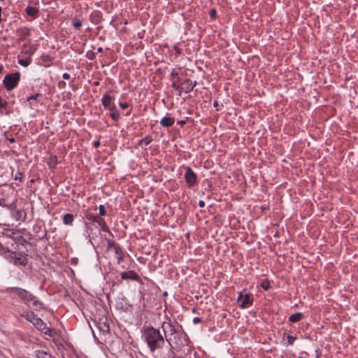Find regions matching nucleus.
I'll use <instances>...</instances> for the list:
<instances>
[{"mask_svg":"<svg viewBox=\"0 0 358 358\" xmlns=\"http://www.w3.org/2000/svg\"><path fill=\"white\" fill-rule=\"evenodd\" d=\"M161 327L164 332V338L165 341L173 348H179L182 345L180 341V336L182 332L178 329H181V326L178 324L176 327L171 320L167 317V321L162 323Z\"/></svg>","mask_w":358,"mask_h":358,"instance_id":"1","label":"nucleus"},{"mask_svg":"<svg viewBox=\"0 0 358 358\" xmlns=\"http://www.w3.org/2000/svg\"><path fill=\"white\" fill-rule=\"evenodd\" d=\"M143 338L152 352L162 349L166 343L160 331L153 327H143Z\"/></svg>","mask_w":358,"mask_h":358,"instance_id":"2","label":"nucleus"},{"mask_svg":"<svg viewBox=\"0 0 358 358\" xmlns=\"http://www.w3.org/2000/svg\"><path fill=\"white\" fill-rule=\"evenodd\" d=\"M8 293L13 296H17L25 304L34 310L38 311L45 308L43 303L26 289L20 287H10L8 289Z\"/></svg>","mask_w":358,"mask_h":358,"instance_id":"3","label":"nucleus"},{"mask_svg":"<svg viewBox=\"0 0 358 358\" xmlns=\"http://www.w3.org/2000/svg\"><path fill=\"white\" fill-rule=\"evenodd\" d=\"M17 199L12 185L4 184L0 186V206L8 209H14Z\"/></svg>","mask_w":358,"mask_h":358,"instance_id":"4","label":"nucleus"},{"mask_svg":"<svg viewBox=\"0 0 358 358\" xmlns=\"http://www.w3.org/2000/svg\"><path fill=\"white\" fill-rule=\"evenodd\" d=\"M1 255L10 263L15 265L25 266L28 259L26 255L11 251L6 248H2Z\"/></svg>","mask_w":358,"mask_h":358,"instance_id":"5","label":"nucleus"},{"mask_svg":"<svg viewBox=\"0 0 358 358\" xmlns=\"http://www.w3.org/2000/svg\"><path fill=\"white\" fill-rule=\"evenodd\" d=\"M20 79V73L19 72L8 73L4 77L3 84L6 90L11 91L17 86Z\"/></svg>","mask_w":358,"mask_h":358,"instance_id":"6","label":"nucleus"},{"mask_svg":"<svg viewBox=\"0 0 358 358\" xmlns=\"http://www.w3.org/2000/svg\"><path fill=\"white\" fill-rule=\"evenodd\" d=\"M32 324L40 331L50 337L55 336L56 331L54 329L49 328L46 324L39 317H36Z\"/></svg>","mask_w":358,"mask_h":358,"instance_id":"7","label":"nucleus"},{"mask_svg":"<svg viewBox=\"0 0 358 358\" xmlns=\"http://www.w3.org/2000/svg\"><path fill=\"white\" fill-rule=\"evenodd\" d=\"M186 172L185 174V179L189 187H194L197 182V176L196 174L193 171V170L187 166L185 168Z\"/></svg>","mask_w":358,"mask_h":358,"instance_id":"8","label":"nucleus"},{"mask_svg":"<svg viewBox=\"0 0 358 358\" xmlns=\"http://www.w3.org/2000/svg\"><path fill=\"white\" fill-rule=\"evenodd\" d=\"M238 302L241 308H246L252 305V297L250 294H243L239 293Z\"/></svg>","mask_w":358,"mask_h":358,"instance_id":"9","label":"nucleus"},{"mask_svg":"<svg viewBox=\"0 0 358 358\" xmlns=\"http://www.w3.org/2000/svg\"><path fill=\"white\" fill-rule=\"evenodd\" d=\"M107 250L113 251L116 255H121V252H123L120 245L112 239L107 240Z\"/></svg>","mask_w":358,"mask_h":358,"instance_id":"10","label":"nucleus"},{"mask_svg":"<svg viewBox=\"0 0 358 358\" xmlns=\"http://www.w3.org/2000/svg\"><path fill=\"white\" fill-rule=\"evenodd\" d=\"M121 278L123 280H133L137 282H141L140 276L133 270L121 273Z\"/></svg>","mask_w":358,"mask_h":358,"instance_id":"11","label":"nucleus"},{"mask_svg":"<svg viewBox=\"0 0 358 358\" xmlns=\"http://www.w3.org/2000/svg\"><path fill=\"white\" fill-rule=\"evenodd\" d=\"M11 212L13 217L17 221H24L26 219V213L24 210H18L16 208V203H15L14 209H9Z\"/></svg>","mask_w":358,"mask_h":358,"instance_id":"12","label":"nucleus"},{"mask_svg":"<svg viewBox=\"0 0 358 358\" xmlns=\"http://www.w3.org/2000/svg\"><path fill=\"white\" fill-rule=\"evenodd\" d=\"M182 84L185 85V87H181L182 92L184 91L185 93H189L193 90L194 87L196 85V82H192L190 79L187 78L183 82Z\"/></svg>","mask_w":358,"mask_h":358,"instance_id":"13","label":"nucleus"},{"mask_svg":"<svg viewBox=\"0 0 358 358\" xmlns=\"http://www.w3.org/2000/svg\"><path fill=\"white\" fill-rule=\"evenodd\" d=\"M17 35L19 37L20 41H24L26 38L29 36V29L27 27H21L17 29Z\"/></svg>","mask_w":358,"mask_h":358,"instance_id":"14","label":"nucleus"},{"mask_svg":"<svg viewBox=\"0 0 358 358\" xmlns=\"http://www.w3.org/2000/svg\"><path fill=\"white\" fill-rule=\"evenodd\" d=\"M175 122V120L173 117L170 116H166L162 118L160 121V124L162 127H169L172 126Z\"/></svg>","mask_w":358,"mask_h":358,"instance_id":"15","label":"nucleus"},{"mask_svg":"<svg viewBox=\"0 0 358 358\" xmlns=\"http://www.w3.org/2000/svg\"><path fill=\"white\" fill-rule=\"evenodd\" d=\"M26 13L34 18H36L38 15V9L34 6H27L25 9Z\"/></svg>","mask_w":358,"mask_h":358,"instance_id":"16","label":"nucleus"},{"mask_svg":"<svg viewBox=\"0 0 358 358\" xmlns=\"http://www.w3.org/2000/svg\"><path fill=\"white\" fill-rule=\"evenodd\" d=\"M110 110V117L115 121H117L119 120L120 117V113L119 110L116 108L115 106H113L111 108H109Z\"/></svg>","mask_w":358,"mask_h":358,"instance_id":"17","label":"nucleus"},{"mask_svg":"<svg viewBox=\"0 0 358 358\" xmlns=\"http://www.w3.org/2000/svg\"><path fill=\"white\" fill-rule=\"evenodd\" d=\"M34 355L37 358H54L51 354L44 350H35Z\"/></svg>","mask_w":358,"mask_h":358,"instance_id":"18","label":"nucleus"},{"mask_svg":"<svg viewBox=\"0 0 358 358\" xmlns=\"http://www.w3.org/2000/svg\"><path fill=\"white\" fill-rule=\"evenodd\" d=\"M13 179L19 182H16L15 185L17 187H20V183H22L24 180V174L23 173L18 170L14 175H13Z\"/></svg>","mask_w":358,"mask_h":358,"instance_id":"19","label":"nucleus"},{"mask_svg":"<svg viewBox=\"0 0 358 358\" xmlns=\"http://www.w3.org/2000/svg\"><path fill=\"white\" fill-rule=\"evenodd\" d=\"M112 99H113V97L111 96H110L109 94H104L101 99V102H102V105L103 106V107L106 108L108 106H110Z\"/></svg>","mask_w":358,"mask_h":358,"instance_id":"20","label":"nucleus"},{"mask_svg":"<svg viewBox=\"0 0 358 358\" xmlns=\"http://www.w3.org/2000/svg\"><path fill=\"white\" fill-rule=\"evenodd\" d=\"M303 315L301 313H296L294 314H292L289 317V321L291 322H299L302 318Z\"/></svg>","mask_w":358,"mask_h":358,"instance_id":"21","label":"nucleus"},{"mask_svg":"<svg viewBox=\"0 0 358 358\" xmlns=\"http://www.w3.org/2000/svg\"><path fill=\"white\" fill-rule=\"evenodd\" d=\"M74 216L72 214L67 213L63 216V223L66 225L71 224L73 222Z\"/></svg>","mask_w":358,"mask_h":358,"instance_id":"22","label":"nucleus"},{"mask_svg":"<svg viewBox=\"0 0 358 358\" xmlns=\"http://www.w3.org/2000/svg\"><path fill=\"white\" fill-rule=\"evenodd\" d=\"M58 164L57 156H52L48 162V166L50 169H54Z\"/></svg>","mask_w":358,"mask_h":358,"instance_id":"23","label":"nucleus"},{"mask_svg":"<svg viewBox=\"0 0 358 358\" xmlns=\"http://www.w3.org/2000/svg\"><path fill=\"white\" fill-rule=\"evenodd\" d=\"M99 328L103 332H108L110 330L109 324L106 317L104 318V322L100 324Z\"/></svg>","mask_w":358,"mask_h":358,"instance_id":"24","label":"nucleus"},{"mask_svg":"<svg viewBox=\"0 0 358 358\" xmlns=\"http://www.w3.org/2000/svg\"><path fill=\"white\" fill-rule=\"evenodd\" d=\"M94 221L98 222L99 224L101 226L102 229L103 231H109L108 227L106 225L105 221L102 218L99 217H96L95 219H94Z\"/></svg>","mask_w":358,"mask_h":358,"instance_id":"25","label":"nucleus"},{"mask_svg":"<svg viewBox=\"0 0 358 358\" xmlns=\"http://www.w3.org/2000/svg\"><path fill=\"white\" fill-rule=\"evenodd\" d=\"M72 24L76 29L78 30L81 28L83 22L81 20L74 17L72 20Z\"/></svg>","mask_w":358,"mask_h":358,"instance_id":"26","label":"nucleus"},{"mask_svg":"<svg viewBox=\"0 0 358 358\" xmlns=\"http://www.w3.org/2000/svg\"><path fill=\"white\" fill-rule=\"evenodd\" d=\"M31 62V58L27 59H20L18 60V64L23 66H28Z\"/></svg>","mask_w":358,"mask_h":358,"instance_id":"27","label":"nucleus"},{"mask_svg":"<svg viewBox=\"0 0 358 358\" xmlns=\"http://www.w3.org/2000/svg\"><path fill=\"white\" fill-rule=\"evenodd\" d=\"M8 106V102L3 99L1 96H0V111L3 109H6Z\"/></svg>","mask_w":358,"mask_h":358,"instance_id":"28","label":"nucleus"},{"mask_svg":"<svg viewBox=\"0 0 358 358\" xmlns=\"http://www.w3.org/2000/svg\"><path fill=\"white\" fill-rule=\"evenodd\" d=\"M287 338L288 344L291 345H292L294 341L296 340V337L290 335H287Z\"/></svg>","mask_w":358,"mask_h":358,"instance_id":"29","label":"nucleus"},{"mask_svg":"<svg viewBox=\"0 0 358 358\" xmlns=\"http://www.w3.org/2000/svg\"><path fill=\"white\" fill-rule=\"evenodd\" d=\"M171 87L173 89L178 90L180 94L182 92V87L176 81L172 82Z\"/></svg>","mask_w":358,"mask_h":358,"instance_id":"30","label":"nucleus"},{"mask_svg":"<svg viewBox=\"0 0 358 358\" xmlns=\"http://www.w3.org/2000/svg\"><path fill=\"white\" fill-rule=\"evenodd\" d=\"M36 315L34 314V312L32 311H30L29 312V317H27V320L29 322L33 323L34 320L36 318Z\"/></svg>","mask_w":358,"mask_h":358,"instance_id":"31","label":"nucleus"},{"mask_svg":"<svg viewBox=\"0 0 358 358\" xmlns=\"http://www.w3.org/2000/svg\"><path fill=\"white\" fill-rule=\"evenodd\" d=\"M151 141L152 138L150 136H145L141 141V143H144L145 145H148L150 143Z\"/></svg>","mask_w":358,"mask_h":358,"instance_id":"32","label":"nucleus"},{"mask_svg":"<svg viewBox=\"0 0 358 358\" xmlns=\"http://www.w3.org/2000/svg\"><path fill=\"white\" fill-rule=\"evenodd\" d=\"M99 211L101 215H105L106 213V210L103 205H100L99 206Z\"/></svg>","mask_w":358,"mask_h":358,"instance_id":"33","label":"nucleus"},{"mask_svg":"<svg viewBox=\"0 0 358 358\" xmlns=\"http://www.w3.org/2000/svg\"><path fill=\"white\" fill-rule=\"evenodd\" d=\"M124 257V251L122 252H121V255L120 254L118 255H116L117 264H120V262L123 260Z\"/></svg>","mask_w":358,"mask_h":358,"instance_id":"34","label":"nucleus"},{"mask_svg":"<svg viewBox=\"0 0 358 358\" xmlns=\"http://www.w3.org/2000/svg\"><path fill=\"white\" fill-rule=\"evenodd\" d=\"M42 61L45 63H49L50 62V56L45 55L41 57Z\"/></svg>","mask_w":358,"mask_h":358,"instance_id":"35","label":"nucleus"},{"mask_svg":"<svg viewBox=\"0 0 358 358\" xmlns=\"http://www.w3.org/2000/svg\"><path fill=\"white\" fill-rule=\"evenodd\" d=\"M41 95L39 94H35L34 95H31V96L28 97L27 98V101H31V100H36V101H37L38 98Z\"/></svg>","mask_w":358,"mask_h":358,"instance_id":"36","label":"nucleus"},{"mask_svg":"<svg viewBox=\"0 0 358 358\" xmlns=\"http://www.w3.org/2000/svg\"><path fill=\"white\" fill-rule=\"evenodd\" d=\"M216 15H217V12L215 10V9L210 10V15L211 18L215 19L216 17Z\"/></svg>","mask_w":358,"mask_h":358,"instance_id":"37","label":"nucleus"},{"mask_svg":"<svg viewBox=\"0 0 358 358\" xmlns=\"http://www.w3.org/2000/svg\"><path fill=\"white\" fill-rule=\"evenodd\" d=\"M120 106L122 108V109H126L129 107V104L127 103V102H124V103H120Z\"/></svg>","mask_w":358,"mask_h":358,"instance_id":"38","label":"nucleus"},{"mask_svg":"<svg viewBox=\"0 0 358 358\" xmlns=\"http://www.w3.org/2000/svg\"><path fill=\"white\" fill-rule=\"evenodd\" d=\"M201 322V319L199 317H196L193 319V323L194 324H199Z\"/></svg>","mask_w":358,"mask_h":358,"instance_id":"39","label":"nucleus"},{"mask_svg":"<svg viewBox=\"0 0 358 358\" xmlns=\"http://www.w3.org/2000/svg\"><path fill=\"white\" fill-rule=\"evenodd\" d=\"M62 78L64 79V80H69L70 78H71V76L69 73H64L63 75H62Z\"/></svg>","mask_w":358,"mask_h":358,"instance_id":"40","label":"nucleus"},{"mask_svg":"<svg viewBox=\"0 0 358 358\" xmlns=\"http://www.w3.org/2000/svg\"><path fill=\"white\" fill-rule=\"evenodd\" d=\"M171 77H177V76H178V72L176 71L175 69L172 70V71L171 73Z\"/></svg>","mask_w":358,"mask_h":358,"instance_id":"41","label":"nucleus"},{"mask_svg":"<svg viewBox=\"0 0 358 358\" xmlns=\"http://www.w3.org/2000/svg\"><path fill=\"white\" fill-rule=\"evenodd\" d=\"M29 312H24L21 316L24 318H25L26 320H27V317H29Z\"/></svg>","mask_w":358,"mask_h":358,"instance_id":"42","label":"nucleus"},{"mask_svg":"<svg viewBox=\"0 0 358 358\" xmlns=\"http://www.w3.org/2000/svg\"><path fill=\"white\" fill-rule=\"evenodd\" d=\"M93 145L94 148H97L100 145V141H96L93 143Z\"/></svg>","mask_w":358,"mask_h":358,"instance_id":"43","label":"nucleus"},{"mask_svg":"<svg viewBox=\"0 0 358 358\" xmlns=\"http://www.w3.org/2000/svg\"><path fill=\"white\" fill-rule=\"evenodd\" d=\"M199 206L201 208H203L205 206V202L203 201H199Z\"/></svg>","mask_w":358,"mask_h":358,"instance_id":"44","label":"nucleus"},{"mask_svg":"<svg viewBox=\"0 0 358 358\" xmlns=\"http://www.w3.org/2000/svg\"><path fill=\"white\" fill-rule=\"evenodd\" d=\"M66 85V83L64 81H59V86L64 87Z\"/></svg>","mask_w":358,"mask_h":358,"instance_id":"45","label":"nucleus"},{"mask_svg":"<svg viewBox=\"0 0 358 358\" xmlns=\"http://www.w3.org/2000/svg\"><path fill=\"white\" fill-rule=\"evenodd\" d=\"M3 66L0 64V75H1L3 73Z\"/></svg>","mask_w":358,"mask_h":358,"instance_id":"46","label":"nucleus"},{"mask_svg":"<svg viewBox=\"0 0 358 358\" xmlns=\"http://www.w3.org/2000/svg\"><path fill=\"white\" fill-rule=\"evenodd\" d=\"M316 352H317V358H319L320 356L321 355V352L319 350H316Z\"/></svg>","mask_w":358,"mask_h":358,"instance_id":"47","label":"nucleus"},{"mask_svg":"<svg viewBox=\"0 0 358 358\" xmlns=\"http://www.w3.org/2000/svg\"><path fill=\"white\" fill-rule=\"evenodd\" d=\"M97 51L99 52H103V48L101 47H99L98 49H97Z\"/></svg>","mask_w":358,"mask_h":358,"instance_id":"48","label":"nucleus"},{"mask_svg":"<svg viewBox=\"0 0 358 358\" xmlns=\"http://www.w3.org/2000/svg\"><path fill=\"white\" fill-rule=\"evenodd\" d=\"M262 287L264 289H268V285H262Z\"/></svg>","mask_w":358,"mask_h":358,"instance_id":"49","label":"nucleus"},{"mask_svg":"<svg viewBox=\"0 0 358 358\" xmlns=\"http://www.w3.org/2000/svg\"><path fill=\"white\" fill-rule=\"evenodd\" d=\"M71 87H72L73 90L75 91L77 90L76 87L75 85H73V84L71 85Z\"/></svg>","mask_w":358,"mask_h":358,"instance_id":"50","label":"nucleus"},{"mask_svg":"<svg viewBox=\"0 0 358 358\" xmlns=\"http://www.w3.org/2000/svg\"><path fill=\"white\" fill-rule=\"evenodd\" d=\"M2 248H3V246H2V245L0 243V253H1V251H2Z\"/></svg>","mask_w":358,"mask_h":358,"instance_id":"51","label":"nucleus"},{"mask_svg":"<svg viewBox=\"0 0 358 358\" xmlns=\"http://www.w3.org/2000/svg\"><path fill=\"white\" fill-rule=\"evenodd\" d=\"M9 141L12 143V142H14V141H15V140H14V138H10V139L9 140Z\"/></svg>","mask_w":358,"mask_h":358,"instance_id":"52","label":"nucleus"},{"mask_svg":"<svg viewBox=\"0 0 358 358\" xmlns=\"http://www.w3.org/2000/svg\"><path fill=\"white\" fill-rule=\"evenodd\" d=\"M89 55H90V53H89V52H87V56L90 59H92V57H90V56H89Z\"/></svg>","mask_w":358,"mask_h":358,"instance_id":"53","label":"nucleus"},{"mask_svg":"<svg viewBox=\"0 0 358 358\" xmlns=\"http://www.w3.org/2000/svg\"><path fill=\"white\" fill-rule=\"evenodd\" d=\"M130 114V112L127 113V115H129Z\"/></svg>","mask_w":358,"mask_h":358,"instance_id":"54","label":"nucleus"},{"mask_svg":"<svg viewBox=\"0 0 358 358\" xmlns=\"http://www.w3.org/2000/svg\"><path fill=\"white\" fill-rule=\"evenodd\" d=\"M192 311H193V313H195L196 310L194 308V309L192 310Z\"/></svg>","mask_w":358,"mask_h":358,"instance_id":"55","label":"nucleus"},{"mask_svg":"<svg viewBox=\"0 0 358 358\" xmlns=\"http://www.w3.org/2000/svg\"><path fill=\"white\" fill-rule=\"evenodd\" d=\"M54 358H55V357H54Z\"/></svg>","mask_w":358,"mask_h":358,"instance_id":"56","label":"nucleus"}]
</instances>
